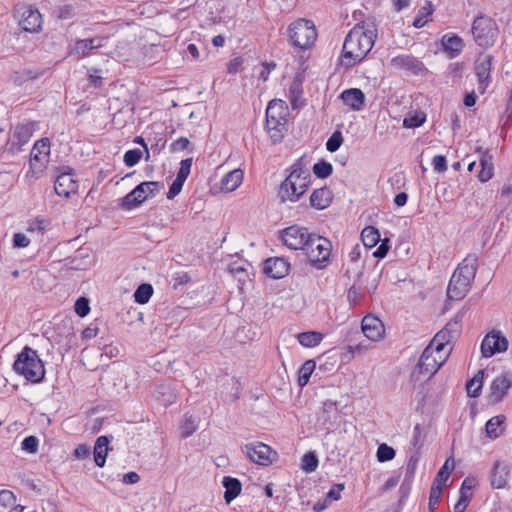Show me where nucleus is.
<instances>
[{
	"label": "nucleus",
	"instance_id": "nucleus-1",
	"mask_svg": "<svg viewBox=\"0 0 512 512\" xmlns=\"http://www.w3.org/2000/svg\"><path fill=\"white\" fill-rule=\"evenodd\" d=\"M375 29L355 26L345 37L339 63L346 70L362 62L374 46Z\"/></svg>",
	"mask_w": 512,
	"mask_h": 512
},
{
	"label": "nucleus",
	"instance_id": "nucleus-2",
	"mask_svg": "<svg viewBox=\"0 0 512 512\" xmlns=\"http://www.w3.org/2000/svg\"><path fill=\"white\" fill-rule=\"evenodd\" d=\"M12 369L17 375L34 384L43 382L46 373L38 352L27 345L16 355Z\"/></svg>",
	"mask_w": 512,
	"mask_h": 512
},
{
	"label": "nucleus",
	"instance_id": "nucleus-3",
	"mask_svg": "<svg viewBox=\"0 0 512 512\" xmlns=\"http://www.w3.org/2000/svg\"><path fill=\"white\" fill-rule=\"evenodd\" d=\"M287 107L285 102L279 99H273L266 108V127L270 132L273 143H279L284 137L286 130Z\"/></svg>",
	"mask_w": 512,
	"mask_h": 512
},
{
	"label": "nucleus",
	"instance_id": "nucleus-4",
	"mask_svg": "<svg viewBox=\"0 0 512 512\" xmlns=\"http://www.w3.org/2000/svg\"><path fill=\"white\" fill-rule=\"evenodd\" d=\"M164 188L159 181H145L138 184L132 191L119 200V207L130 211L140 206L145 200L154 197Z\"/></svg>",
	"mask_w": 512,
	"mask_h": 512
},
{
	"label": "nucleus",
	"instance_id": "nucleus-5",
	"mask_svg": "<svg viewBox=\"0 0 512 512\" xmlns=\"http://www.w3.org/2000/svg\"><path fill=\"white\" fill-rule=\"evenodd\" d=\"M287 32L291 44L301 50L311 48L317 39L316 27L311 20L298 19L289 25Z\"/></svg>",
	"mask_w": 512,
	"mask_h": 512
},
{
	"label": "nucleus",
	"instance_id": "nucleus-6",
	"mask_svg": "<svg viewBox=\"0 0 512 512\" xmlns=\"http://www.w3.org/2000/svg\"><path fill=\"white\" fill-rule=\"evenodd\" d=\"M471 32L475 43L482 48L493 46L499 35L497 23L486 15H479L474 19Z\"/></svg>",
	"mask_w": 512,
	"mask_h": 512
},
{
	"label": "nucleus",
	"instance_id": "nucleus-7",
	"mask_svg": "<svg viewBox=\"0 0 512 512\" xmlns=\"http://www.w3.org/2000/svg\"><path fill=\"white\" fill-rule=\"evenodd\" d=\"M304 250L311 266L316 269H323L329 262L332 244L327 238L314 234Z\"/></svg>",
	"mask_w": 512,
	"mask_h": 512
},
{
	"label": "nucleus",
	"instance_id": "nucleus-8",
	"mask_svg": "<svg viewBox=\"0 0 512 512\" xmlns=\"http://www.w3.org/2000/svg\"><path fill=\"white\" fill-rule=\"evenodd\" d=\"M50 153V141L48 138L38 140L30 153L29 170L26 177L39 178L46 167Z\"/></svg>",
	"mask_w": 512,
	"mask_h": 512
},
{
	"label": "nucleus",
	"instance_id": "nucleus-9",
	"mask_svg": "<svg viewBox=\"0 0 512 512\" xmlns=\"http://www.w3.org/2000/svg\"><path fill=\"white\" fill-rule=\"evenodd\" d=\"M313 235L306 227L291 225L280 232V239L289 249L304 250Z\"/></svg>",
	"mask_w": 512,
	"mask_h": 512
},
{
	"label": "nucleus",
	"instance_id": "nucleus-10",
	"mask_svg": "<svg viewBox=\"0 0 512 512\" xmlns=\"http://www.w3.org/2000/svg\"><path fill=\"white\" fill-rule=\"evenodd\" d=\"M443 360L441 357L437 359L434 356V347L433 345H428L422 352L419 361L416 367L413 370L412 375H424V376H432L434 375L439 368L442 366Z\"/></svg>",
	"mask_w": 512,
	"mask_h": 512
},
{
	"label": "nucleus",
	"instance_id": "nucleus-11",
	"mask_svg": "<svg viewBox=\"0 0 512 512\" xmlns=\"http://www.w3.org/2000/svg\"><path fill=\"white\" fill-rule=\"evenodd\" d=\"M508 349V340L500 331L492 330L481 343V353L485 358L492 357L496 353L505 352Z\"/></svg>",
	"mask_w": 512,
	"mask_h": 512
},
{
	"label": "nucleus",
	"instance_id": "nucleus-12",
	"mask_svg": "<svg viewBox=\"0 0 512 512\" xmlns=\"http://www.w3.org/2000/svg\"><path fill=\"white\" fill-rule=\"evenodd\" d=\"M494 57L490 54H481L475 61V72L478 77V90L485 93L492 81L491 70Z\"/></svg>",
	"mask_w": 512,
	"mask_h": 512
},
{
	"label": "nucleus",
	"instance_id": "nucleus-13",
	"mask_svg": "<svg viewBox=\"0 0 512 512\" xmlns=\"http://www.w3.org/2000/svg\"><path fill=\"white\" fill-rule=\"evenodd\" d=\"M72 168L66 167L55 180L54 189L58 196L68 198L78 190V181L74 178Z\"/></svg>",
	"mask_w": 512,
	"mask_h": 512
},
{
	"label": "nucleus",
	"instance_id": "nucleus-14",
	"mask_svg": "<svg viewBox=\"0 0 512 512\" xmlns=\"http://www.w3.org/2000/svg\"><path fill=\"white\" fill-rule=\"evenodd\" d=\"M390 64L394 68L409 71L414 75H423L427 72V68L423 62L412 55L402 54L393 57Z\"/></svg>",
	"mask_w": 512,
	"mask_h": 512
},
{
	"label": "nucleus",
	"instance_id": "nucleus-15",
	"mask_svg": "<svg viewBox=\"0 0 512 512\" xmlns=\"http://www.w3.org/2000/svg\"><path fill=\"white\" fill-rule=\"evenodd\" d=\"M290 263L284 257H271L264 261L263 272L270 278L281 279L288 275Z\"/></svg>",
	"mask_w": 512,
	"mask_h": 512
},
{
	"label": "nucleus",
	"instance_id": "nucleus-16",
	"mask_svg": "<svg viewBox=\"0 0 512 512\" xmlns=\"http://www.w3.org/2000/svg\"><path fill=\"white\" fill-rule=\"evenodd\" d=\"M104 40L105 38L100 36L88 39H78L75 41V44L69 54L78 59L87 57L90 55L91 51L103 47Z\"/></svg>",
	"mask_w": 512,
	"mask_h": 512
},
{
	"label": "nucleus",
	"instance_id": "nucleus-17",
	"mask_svg": "<svg viewBox=\"0 0 512 512\" xmlns=\"http://www.w3.org/2000/svg\"><path fill=\"white\" fill-rule=\"evenodd\" d=\"M42 16L39 10L31 5L26 6L22 12L20 25L26 32L37 33L42 28Z\"/></svg>",
	"mask_w": 512,
	"mask_h": 512
},
{
	"label": "nucleus",
	"instance_id": "nucleus-18",
	"mask_svg": "<svg viewBox=\"0 0 512 512\" xmlns=\"http://www.w3.org/2000/svg\"><path fill=\"white\" fill-rule=\"evenodd\" d=\"M361 329L365 337L372 341L380 340L385 332L382 321L371 315H366L362 319Z\"/></svg>",
	"mask_w": 512,
	"mask_h": 512
},
{
	"label": "nucleus",
	"instance_id": "nucleus-19",
	"mask_svg": "<svg viewBox=\"0 0 512 512\" xmlns=\"http://www.w3.org/2000/svg\"><path fill=\"white\" fill-rule=\"evenodd\" d=\"M471 284L472 282L453 273L448 284L447 297L450 300H462L468 293Z\"/></svg>",
	"mask_w": 512,
	"mask_h": 512
},
{
	"label": "nucleus",
	"instance_id": "nucleus-20",
	"mask_svg": "<svg viewBox=\"0 0 512 512\" xmlns=\"http://www.w3.org/2000/svg\"><path fill=\"white\" fill-rule=\"evenodd\" d=\"M293 179H295L294 175H288L280 185L278 195L282 202H296L307 191L301 189L299 184L295 185V182L292 181Z\"/></svg>",
	"mask_w": 512,
	"mask_h": 512
},
{
	"label": "nucleus",
	"instance_id": "nucleus-21",
	"mask_svg": "<svg viewBox=\"0 0 512 512\" xmlns=\"http://www.w3.org/2000/svg\"><path fill=\"white\" fill-rule=\"evenodd\" d=\"M512 381L507 374L497 376L490 385L489 399L492 403H499L511 388Z\"/></svg>",
	"mask_w": 512,
	"mask_h": 512
},
{
	"label": "nucleus",
	"instance_id": "nucleus-22",
	"mask_svg": "<svg viewBox=\"0 0 512 512\" xmlns=\"http://www.w3.org/2000/svg\"><path fill=\"white\" fill-rule=\"evenodd\" d=\"M307 160L305 156L300 157L295 161V163L290 168V176H295L296 178L300 177V188L303 190H308L311 183V174L309 169L307 168Z\"/></svg>",
	"mask_w": 512,
	"mask_h": 512
},
{
	"label": "nucleus",
	"instance_id": "nucleus-23",
	"mask_svg": "<svg viewBox=\"0 0 512 512\" xmlns=\"http://www.w3.org/2000/svg\"><path fill=\"white\" fill-rule=\"evenodd\" d=\"M478 266V256L476 254H469L463 261L458 265L454 273L473 282Z\"/></svg>",
	"mask_w": 512,
	"mask_h": 512
},
{
	"label": "nucleus",
	"instance_id": "nucleus-24",
	"mask_svg": "<svg viewBox=\"0 0 512 512\" xmlns=\"http://www.w3.org/2000/svg\"><path fill=\"white\" fill-rule=\"evenodd\" d=\"M343 103L354 111L362 109L365 103V94L361 89L350 88L340 94Z\"/></svg>",
	"mask_w": 512,
	"mask_h": 512
},
{
	"label": "nucleus",
	"instance_id": "nucleus-25",
	"mask_svg": "<svg viewBox=\"0 0 512 512\" xmlns=\"http://www.w3.org/2000/svg\"><path fill=\"white\" fill-rule=\"evenodd\" d=\"M333 199L332 191L327 187H321L315 189L310 196V206L317 209L323 210L327 208Z\"/></svg>",
	"mask_w": 512,
	"mask_h": 512
},
{
	"label": "nucleus",
	"instance_id": "nucleus-26",
	"mask_svg": "<svg viewBox=\"0 0 512 512\" xmlns=\"http://www.w3.org/2000/svg\"><path fill=\"white\" fill-rule=\"evenodd\" d=\"M441 44L450 59L457 57L464 47L462 38L455 34H445L441 39Z\"/></svg>",
	"mask_w": 512,
	"mask_h": 512
},
{
	"label": "nucleus",
	"instance_id": "nucleus-27",
	"mask_svg": "<svg viewBox=\"0 0 512 512\" xmlns=\"http://www.w3.org/2000/svg\"><path fill=\"white\" fill-rule=\"evenodd\" d=\"M508 474V465L502 461H496L491 471V485L497 489L504 488L507 483Z\"/></svg>",
	"mask_w": 512,
	"mask_h": 512
},
{
	"label": "nucleus",
	"instance_id": "nucleus-28",
	"mask_svg": "<svg viewBox=\"0 0 512 512\" xmlns=\"http://www.w3.org/2000/svg\"><path fill=\"white\" fill-rule=\"evenodd\" d=\"M247 457L261 466H269L278 460L277 450H247Z\"/></svg>",
	"mask_w": 512,
	"mask_h": 512
},
{
	"label": "nucleus",
	"instance_id": "nucleus-29",
	"mask_svg": "<svg viewBox=\"0 0 512 512\" xmlns=\"http://www.w3.org/2000/svg\"><path fill=\"white\" fill-rule=\"evenodd\" d=\"M479 164L481 167L477 175L479 181L483 183L489 181L494 175V165L493 156L488 150L481 153Z\"/></svg>",
	"mask_w": 512,
	"mask_h": 512
},
{
	"label": "nucleus",
	"instance_id": "nucleus-30",
	"mask_svg": "<svg viewBox=\"0 0 512 512\" xmlns=\"http://www.w3.org/2000/svg\"><path fill=\"white\" fill-rule=\"evenodd\" d=\"M222 484L225 488L224 500L229 504L241 493L242 484L239 479L230 476H225Z\"/></svg>",
	"mask_w": 512,
	"mask_h": 512
},
{
	"label": "nucleus",
	"instance_id": "nucleus-31",
	"mask_svg": "<svg viewBox=\"0 0 512 512\" xmlns=\"http://www.w3.org/2000/svg\"><path fill=\"white\" fill-rule=\"evenodd\" d=\"M243 180V171L235 169L227 173L221 180V189L226 192H232L237 189Z\"/></svg>",
	"mask_w": 512,
	"mask_h": 512
},
{
	"label": "nucleus",
	"instance_id": "nucleus-32",
	"mask_svg": "<svg viewBox=\"0 0 512 512\" xmlns=\"http://www.w3.org/2000/svg\"><path fill=\"white\" fill-rule=\"evenodd\" d=\"M505 416L498 415L489 419L485 425L487 436L495 439L501 435L504 430Z\"/></svg>",
	"mask_w": 512,
	"mask_h": 512
},
{
	"label": "nucleus",
	"instance_id": "nucleus-33",
	"mask_svg": "<svg viewBox=\"0 0 512 512\" xmlns=\"http://www.w3.org/2000/svg\"><path fill=\"white\" fill-rule=\"evenodd\" d=\"M484 370H479L474 377L466 382L467 395L472 398H477L481 394L483 387Z\"/></svg>",
	"mask_w": 512,
	"mask_h": 512
},
{
	"label": "nucleus",
	"instance_id": "nucleus-34",
	"mask_svg": "<svg viewBox=\"0 0 512 512\" xmlns=\"http://www.w3.org/2000/svg\"><path fill=\"white\" fill-rule=\"evenodd\" d=\"M321 418L324 422H337L341 416L338 411L337 403L332 400H327L323 403Z\"/></svg>",
	"mask_w": 512,
	"mask_h": 512
},
{
	"label": "nucleus",
	"instance_id": "nucleus-35",
	"mask_svg": "<svg viewBox=\"0 0 512 512\" xmlns=\"http://www.w3.org/2000/svg\"><path fill=\"white\" fill-rule=\"evenodd\" d=\"M297 339L302 346L312 348L320 344L323 334L317 331H307L299 333Z\"/></svg>",
	"mask_w": 512,
	"mask_h": 512
},
{
	"label": "nucleus",
	"instance_id": "nucleus-36",
	"mask_svg": "<svg viewBox=\"0 0 512 512\" xmlns=\"http://www.w3.org/2000/svg\"><path fill=\"white\" fill-rule=\"evenodd\" d=\"M154 396L157 400L161 401L164 406L174 402L175 394L167 384H158L155 387Z\"/></svg>",
	"mask_w": 512,
	"mask_h": 512
},
{
	"label": "nucleus",
	"instance_id": "nucleus-37",
	"mask_svg": "<svg viewBox=\"0 0 512 512\" xmlns=\"http://www.w3.org/2000/svg\"><path fill=\"white\" fill-rule=\"evenodd\" d=\"M455 462L453 456H449L443 466L438 471L433 483L444 486L445 482L449 478L451 472L454 470Z\"/></svg>",
	"mask_w": 512,
	"mask_h": 512
},
{
	"label": "nucleus",
	"instance_id": "nucleus-38",
	"mask_svg": "<svg viewBox=\"0 0 512 512\" xmlns=\"http://www.w3.org/2000/svg\"><path fill=\"white\" fill-rule=\"evenodd\" d=\"M198 427V419L189 413H185L180 425L181 437L186 438L193 434Z\"/></svg>",
	"mask_w": 512,
	"mask_h": 512
},
{
	"label": "nucleus",
	"instance_id": "nucleus-39",
	"mask_svg": "<svg viewBox=\"0 0 512 512\" xmlns=\"http://www.w3.org/2000/svg\"><path fill=\"white\" fill-rule=\"evenodd\" d=\"M361 239L366 247L372 248L380 241V233L375 227L367 226L361 233Z\"/></svg>",
	"mask_w": 512,
	"mask_h": 512
},
{
	"label": "nucleus",
	"instance_id": "nucleus-40",
	"mask_svg": "<svg viewBox=\"0 0 512 512\" xmlns=\"http://www.w3.org/2000/svg\"><path fill=\"white\" fill-rule=\"evenodd\" d=\"M32 136V127L29 124H20L15 127L13 138L18 145L26 144Z\"/></svg>",
	"mask_w": 512,
	"mask_h": 512
},
{
	"label": "nucleus",
	"instance_id": "nucleus-41",
	"mask_svg": "<svg viewBox=\"0 0 512 512\" xmlns=\"http://www.w3.org/2000/svg\"><path fill=\"white\" fill-rule=\"evenodd\" d=\"M153 295V287L149 283H143L134 292V301L138 304H146Z\"/></svg>",
	"mask_w": 512,
	"mask_h": 512
},
{
	"label": "nucleus",
	"instance_id": "nucleus-42",
	"mask_svg": "<svg viewBox=\"0 0 512 512\" xmlns=\"http://www.w3.org/2000/svg\"><path fill=\"white\" fill-rule=\"evenodd\" d=\"M315 365L316 364L314 360H307L301 366L298 375V384L300 387H304L309 382L311 374L315 369Z\"/></svg>",
	"mask_w": 512,
	"mask_h": 512
},
{
	"label": "nucleus",
	"instance_id": "nucleus-43",
	"mask_svg": "<svg viewBox=\"0 0 512 512\" xmlns=\"http://www.w3.org/2000/svg\"><path fill=\"white\" fill-rule=\"evenodd\" d=\"M290 103L293 109L298 107L297 101L302 94V79L297 75L289 87Z\"/></svg>",
	"mask_w": 512,
	"mask_h": 512
},
{
	"label": "nucleus",
	"instance_id": "nucleus-44",
	"mask_svg": "<svg viewBox=\"0 0 512 512\" xmlns=\"http://www.w3.org/2000/svg\"><path fill=\"white\" fill-rule=\"evenodd\" d=\"M464 317L463 312H458L453 319H451L444 327V329L451 335L453 338H457L461 331V323Z\"/></svg>",
	"mask_w": 512,
	"mask_h": 512
},
{
	"label": "nucleus",
	"instance_id": "nucleus-45",
	"mask_svg": "<svg viewBox=\"0 0 512 512\" xmlns=\"http://www.w3.org/2000/svg\"><path fill=\"white\" fill-rule=\"evenodd\" d=\"M319 464L318 457L316 454L312 451H309L308 453L304 454L301 460V468L306 473L314 472Z\"/></svg>",
	"mask_w": 512,
	"mask_h": 512
},
{
	"label": "nucleus",
	"instance_id": "nucleus-46",
	"mask_svg": "<svg viewBox=\"0 0 512 512\" xmlns=\"http://www.w3.org/2000/svg\"><path fill=\"white\" fill-rule=\"evenodd\" d=\"M333 172V166L331 163L321 160L314 164L313 166V173L317 178L320 179H326L328 178Z\"/></svg>",
	"mask_w": 512,
	"mask_h": 512
},
{
	"label": "nucleus",
	"instance_id": "nucleus-47",
	"mask_svg": "<svg viewBox=\"0 0 512 512\" xmlns=\"http://www.w3.org/2000/svg\"><path fill=\"white\" fill-rule=\"evenodd\" d=\"M426 121V114L422 111L409 115L403 120V127L405 128H418Z\"/></svg>",
	"mask_w": 512,
	"mask_h": 512
},
{
	"label": "nucleus",
	"instance_id": "nucleus-48",
	"mask_svg": "<svg viewBox=\"0 0 512 512\" xmlns=\"http://www.w3.org/2000/svg\"><path fill=\"white\" fill-rule=\"evenodd\" d=\"M477 485V480L474 477H466L462 485L460 487V497L466 496L467 500L470 502L472 497V490Z\"/></svg>",
	"mask_w": 512,
	"mask_h": 512
},
{
	"label": "nucleus",
	"instance_id": "nucleus-49",
	"mask_svg": "<svg viewBox=\"0 0 512 512\" xmlns=\"http://www.w3.org/2000/svg\"><path fill=\"white\" fill-rule=\"evenodd\" d=\"M141 157L142 151L136 148L126 151L123 160L126 166L132 167L140 161Z\"/></svg>",
	"mask_w": 512,
	"mask_h": 512
},
{
	"label": "nucleus",
	"instance_id": "nucleus-50",
	"mask_svg": "<svg viewBox=\"0 0 512 512\" xmlns=\"http://www.w3.org/2000/svg\"><path fill=\"white\" fill-rule=\"evenodd\" d=\"M343 142V136L341 132L335 131L326 142V149L329 152L337 151Z\"/></svg>",
	"mask_w": 512,
	"mask_h": 512
},
{
	"label": "nucleus",
	"instance_id": "nucleus-51",
	"mask_svg": "<svg viewBox=\"0 0 512 512\" xmlns=\"http://www.w3.org/2000/svg\"><path fill=\"white\" fill-rule=\"evenodd\" d=\"M75 313L80 317H85L90 312L89 300L86 297H79L74 305Z\"/></svg>",
	"mask_w": 512,
	"mask_h": 512
},
{
	"label": "nucleus",
	"instance_id": "nucleus-52",
	"mask_svg": "<svg viewBox=\"0 0 512 512\" xmlns=\"http://www.w3.org/2000/svg\"><path fill=\"white\" fill-rule=\"evenodd\" d=\"M192 162V158L183 159L180 162V169L178 170L176 175L177 179L183 180L184 182L186 181L191 171Z\"/></svg>",
	"mask_w": 512,
	"mask_h": 512
},
{
	"label": "nucleus",
	"instance_id": "nucleus-53",
	"mask_svg": "<svg viewBox=\"0 0 512 512\" xmlns=\"http://www.w3.org/2000/svg\"><path fill=\"white\" fill-rule=\"evenodd\" d=\"M443 491V486L439 484L433 483L430 489L429 495V508L434 509V507L438 504L441 494Z\"/></svg>",
	"mask_w": 512,
	"mask_h": 512
},
{
	"label": "nucleus",
	"instance_id": "nucleus-54",
	"mask_svg": "<svg viewBox=\"0 0 512 512\" xmlns=\"http://www.w3.org/2000/svg\"><path fill=\"white\" fill-rule=\"evenodd\" d=\"M347 298L351 305H357L363 298L361 289L356 287V285H352L348 290Z\"/></svg>",
	"mask_w": 512,
	"mask_h": 512
},
{
	"label": "nucleus",
	"instance_id": "nucleus-55",
	"mask_svg": "<svg viewBox=\"0 0 512 512\" xmlns=\"http://www.w3.org/2000/svg\"><path fill=\"white\" fill-rule=\"evenodd\" d=\"M16 502V497L13 492L9 490L0 491V505L3 507H12Z\"/></svg>",
	"mask_w": 512,
	"mask_h": 512
},
{
	"label": "nucleus",
	"instance_id": "nucleus-56",
	"mask_svg": "<svg viewBox=\"0 0 512 512\" xmlns=\"http://www.w3.org/2000/svg\"><path fill=\"white\" fill-rule=\"evenodd\" d=\"M344 488L345 486L343 483H337L333 485V487L326 494L325 498L328 500L329 503H331L332 501L339 500L341 497V491L344 490Z\"/></svg>",
	"mask_w": 512,
	"mask_h": 512
},
{
	"label": "nucleus",
	"instance_id": "nucleus-57",
	"mask_svg": "<svg viewBox=\"0 0 512 512\" xmlns=\"http://www.w3.org/2000/svg\"><path fill=\"white\" fill-rule=\"evenodd\" d=\"M183 185H184L183 180H179V179L175 178L169 187V191L167 192V195H166L167 199H169V200L174 199L181 192Z\"/></svg>",
	"mask_w": 512,
	"mask_h": 512
},
{
	"label": "nucleus",
	"instance_id": "nucleus-58",
	"mask_svg": "<svg viewBox=\"0 0 512 512\" xmlns=\"http://www.w3.org/2000/svg\"><path fill=\"white\" fill-rule=\"evenodd\" d=\"M418 461H419L418 453H415V454L410 456V458L408 460V463H407V466H406L405 480L407 478H412L413 477V475L415 473V470H416V467H417V464H418Z\"/></svg>",
	"mask_w": 512,
	"mask_h": 512
},
{
	"label": "nucleus",
	"instance_id": "nucleus-59",
	"mask_svg": "<svg viewBox=\"0 0 512 512\" xmlns=\"http://www.w3.org/2000/svg\"><path fill=\"white\" fill-rule=\"evenodd\" d=\"M453 340H455V338H453V336H451L444 328L442 330H440L435 336L434 338L432 339V341L430 342L429 345H433L437 342V341H440L444 344H449L450 342H452Z\"/></svg>",
	"mask_w": 512,
	"mask_h": 512
},
{
	"label": "nucleus",
	"instance_id": "nucleus-60",
	"mask_svg": "<svg viewBox=\"0 0 512 512\" xmlns=\"http://www.w3.org/2000/svg\"><path fill=\"white\" fill-rule=\"evenodd\" d=\"M432 165L436 172L442 173L447 170V161L443 155H436L432 160Z\"/></svg>",
	"mask_w": 512,
	"mask_h": 512
},
{
	"label": "nucleus",
	"instance_id": "nucleus-61",
	"mask_svg": "<svg viewBox=\"0 0 512 512\" xmlns=\"http://www.w3.org/2000/svg\"><path fill=\"white\" fill-rule=\"evenodd\" d=\"M190 146V141L186 137H181L174 142L171 143L170 149L171 151H182L188 149Z\"/></svg>",
	"mask_w": 512,
	"mask_h": 512
},
{
	"label": "nucleus",
	"instance_id": "nucleus-62",
	"mask_svg": "<svg viewBox=\"0 0 512 512\" xmlns=\"http://www.w3.org/2000/svg\"><path fill=\"white\" fill-rule=\"evenodd\" d=\"M276 68V63L271 61V62H263L262 63V70L259 74V78L262 79L263 81H267L268 78H269V75L271 73L272 70H274Z\"/></svg>",
	"mask_w": 512,
	"mask_h": 512
},
{
	"label": "nucleus",
	"instance_id": "nucleus-63",
	"mask_svg": "<svg viewBox=\"0 0 512 512\" xmlns=\"http://www.w3.org/2000/svg\"><path fill=\"white\" fill-rule=\"evenodd\" d=\"M30 240L23 233H15L13 236V247L24 248L27 247Z\"/></svg>",
	"mask_w": 512,
	"mask_h": 512
},
{
	"label": "nucleus",
	"instance_id": "nucleus-64",
	"mask_svg": "<svg viewBox=\"0 0 512 512\" xmlns=\"http://www.w3.org/2000/svg\"><path fill=\"white\" fill-rule=\"evenodd\" d=\"M389 248L390 247L388 244V239H385V240L381 241L380 245L373 252V256L376 258L382 259L387 255Z\"/></svg>",
	"mask_w": 512,
	"mask_h": 512
}]
</instances>
